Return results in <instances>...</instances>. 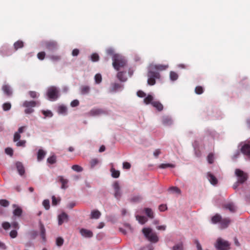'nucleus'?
<instances>
[{"mask_svg":"<svg viewBox=\"0 0 250 250\" xmlns=\"http://www.w3.org/2000/svg\"><path fill=\"white\" fill-rule=\"evenodd\" d=\"M154 97L151 94H148L146 97L144 99V102L146 104H151V103L153 102Z\"/></svg>","mask_w":250,"mask_h":250,"instance_id":"obj_26","label":"nucleus"},{"mask_svg":"<svg viewBox=\"0 0 250 250\" xmlns=\"http://www.w3.org/2000/svg\"><path fill=\"white\" fill-rule=\"evenodd\" d=\"M42 113L46 117H51L53 116V113L50 110H46V111L43 110V111H42Z\"/></svg>","mask_w":250,"mask_h":250,"instance_id":"obj_56","label":"nucleus"},{"mask_svg":"<svg viewBox=\"0 0 250 250\" xmlns=\"http://www.w3.org/2000/svg\"><path fill=\"white\" fill-rule=\"evenodd\" d=\"M104 113V111L99 108L93 109L90 111V114L92 116H98Z\"/></svg>","mask_w":250,"mask_h":250,"instance_id":"obj_21","label":"nucleus"},{"mask_svg":"<svg viewBox=\"0 0 250 250\" xmlns=\"http://www.w3.org/2000/svg\"><path fill=\"white\" fill-rule=\"evenodd\" d=\"M124 84L117 83H112L111 84L109 92L111 93H115L121 91L124 89Z\"/></svg>","mask_w":250,"mask_h":250,"instance_id":"obj_10","label":"nucleus"},{"mask_svg":"<svg viewBox=\"0 0 250 250\" xmlns=\"http://www.w3.org/2000/svg\"><path fill=\"white\" fill-rule=\"evenodd\" d=\"M47 162L50 164H55L56 162V156L55 155H53L48 157L47 159Z\"/></svg>","mask_w":250,"mask_h":250,"instance_id":"obj_36","label":"nucleus"},{"mask_svg":"<svg viewBox=\"0 0 250 250\" xmlns=\"http://www.w3.org/2000/svg\"><path fill=\"white\" fill-rule=\"evenodd\" d=\"M168 65L163 64H151L148 68L147 73V83L150 85H153L155 84V80L159 79L160 75L158 71H162L167 68Z\"/></svg>","mask_w":250,"mask_h":250,"instance_id":"obj_1","label":"nucleus"},{"mask_svg":"<svg viewBox=\"0 0 250 250\" xmlns=\"http://www.w3.org/2000/svg\"><path fill=\"white\" fill-rule=\"evenodd\" d=\"M90 90V87L88 86H83L81 87V93L83 95L88 94Z\"/></svg>","mask_w":250,"mask_h":250,"instance_id":"obj_35","label":"nucleus"},{"mask_svg":"<svg viewBox=\"0 0 250 250\" xmlns=\"http://www.w3.org/2000/svg\"><path fill=\"white\" fill-rule=\"evenodd\" d=\"M68 216L64 212H62L58 216V224L61 225L64 222L68 220Z\"/></svg>","mask_w":250,"mask_h":250,"instance_id":"obj_13","label":"nucleus"},{"mask_svg":"<svg viewBox=\"0 0 250 250\" xmlns=\"http://www.w3.org/2000/svg\"><path fill=\"white\" fill-rule=\"evenodd\" d=\"M2 90L4 93L8 96L12 94V90L10 87L8 85H4L2 86Z\"/></svg>","mask_w":250,"mask_h":250,"instance_id":"obj_29","label":"nucleus"},{"mask_svg":"<svg viewBox=\"0 0 250 250\" xmlns=\"http://www.w3.org/2000/svg\"><path fill=\"white\" fill-rule=\"evenodd\" d=\"M137 95L138 97L141 98L144 97L146 96V93L141 90L138 91L137 93Z\"/></svg>","mask_w":250,"mask_h":250,"instance_id":"obj_64","label":"nucleus"},{"mask_svg":"<svg viewBox=\"0 0 250 250\" xmlns=\"http://www.w3.org/2000/svg\"><path fill=\"white\" fill-rule=\"evenodd\" d=\"M194 243L195 244V245L196 246L197 250H203L202 249V246H201L199 241H198V240L195 239L194 240Z\"/></svg>","mask_w":250,"mask_h":250,"instance_id":"obj_58","label":"nucleus"},{"mask_svg":"<svg viewBox=\"0 0 250 250\" xmlns=\"http://www.w3.org/2000/svg\"><path fill=\"white\" fill-rule=\"evenodd\" d=\"M213 155L211 153L207 157L208 161L209 164H212L213 162Z\"/></svg>","mask_w":250,"mask_h":250,"instance_id":"obj_61","label":"nucleus"},{"mask_svg":"<svg viewBox=\"0 0 250 250\" xmlns=\"http://www.w3.org/2000/svg\"><path fill=\"white\" fill-rule=\"evenodd\" d=\"M123 166L124 168L129 169L131 167V165L128 162H124L123 164Z\"/></svg>","mask_w":250,"mask_h":250,"instance_id":"obj_63","label":"nucleus"},{"mask_svg":"<svg viewBox=\"0 0 250 250\" xmlns=\"http://www.w3.org/2000/svg\"><path fill=\"white\" fill-rule=\"evenodd\" d=\"M46 152L42 149H39L37 153V159L38 161H42L46 155Z\"/></svg>","mask_w":250,"mask_h":250,"instance_id":"obj_24","label":"nucleus"},{"mask_svg":"<svg viewBox=\"0 0 250 250\" xmlns=\"http://www.w3.org/2000/svg\"><path fill=\"white\" fill-rule=\"evenodd\" d=\"M178 78V75L177 73L173 71H171L170 72V79L171 81H175Z\"/></svg>","mask_w":250,"mask_h":250,"instance_id":"obj_41","label":"nucleus"},{"mask_svg":"<svg viewBox=\"0 0 250 250\" xmlns=\"http://www.w3.org/2000/svg\"><path fill=\"white\" fill-rule=\"evenodd\" d=\"M101 215V213L98 210H93L91 212L90 218L97 219L100 217Z\"/></svg>","mask_w":250,"mask_h":250,"instance_id":"obj_19","label":"nucleus"},{"mask_svg":"<svg viewBox=\"0 0 250 250\" xmlns=\"http://www.w3.org/2000/svg\"><path fill=\"white\" fill-rule=\"evenodd\" d=\"M230 222V220L229 218H224L221 220L220 223V228L221 229H225L228 227L229 224Z\"/></svg>","mask_w":250,"mask_h":250,"instance_id":"obj_16","label":"nucleus"},{"mask_svg":"<svg viewBox=\"0 0 250 250\" xmlns=\"http://www.w3.org/2000/svg\"><path fill=\"white\" fill-rule=\"evenodd\" d=\"M2 226L4 229L7 230L10 228L11 225L9 223L5 222L2 223Z\"/></svg>","mask_w":250,"mask_h":250,"instance_id":"obj_57","label":"nucleus"},{"mask_svg":"<svg viewBox=\"0 0 250 250\" xmlns=\"http://www.w3.org/2000/svg\"><path fill=\"white\" fill-rule=\"evenodd\" d=\"M52 204L53 206H56L60 201V200H57L54 196L52 197Z\"/></svg>","mask_w":250,"mask_h":250,"instance_id":"obj_62","label":"nucleus"},{"mask_svg":"<svg viewBox=\"0 0 250 250\" xmlns=\"http://www.w3.org/2000/svg\"><path fill=\"white\" fill-rule=\"evenodd\" d=\"M51 61L53 62H58L61 59V56L58 55H50L47 56Z\"/></svg>","mask_w":250,"mask_h":250,"instance_id":"obj_27","label":"nucleus"},{"mask_svg":"<svg viewBox=\"0 0 250 250\" xmlns=\"http://www.w3.org/2000/svg\"><path fill=\"white\" fill-rule=\"evenodd\" d=\"M39 229H40V230L41 236L42 240L44 242H45V241H46V236H45L46 230H45L44 225L41 222H40V223H39Z\"/></svg>","mask_w":250,"mask_h":250,"instance_id":"obj_14","label":"nucleus"},{"mask_svg":"<svg viewBox=\"0 0 250 250\" xmlns=\"http://www.w3.org/2000/svg\"><path fill=\"white\" fill-rule=\"evenodd\" d=\"M14 46L15 49L17 50L19 48H21L23 47V42L21 41H18L15 42Z\"/></svg>","mask_w":250,"mask_h":250,"instance_id":"obj_37","label":"nucleus"},{"mask_svg":"<svg viewBox=\"0 0 250 250\" xmlns=\"http://www.w3.org/2000/svg\"><path fill=\"white\" fill-rule=\"evenodd\" d=\"M79 104V102L78 100H74L70 103V105L72 107H76Z\"/></svg>","mask_w":250,"mask_h":250,"instance_id":"obj_60","label":"nucleus"},{"mask_svg":"<svg viewBox=\"0 0 250 250\" xmlns=\"http://www.w3.org/2000/svg\"><path fill=\"white\" fill-rule=\"evenodd\" d=\"M91 60L92 62H97L99 60V56L97 53H93L90 56Z\"/></svg>","mask_w":250,"mask_h":250,"instance_id":"obj_44","label":"nucleus"},{"mask_svg":"<svg viewBox=\"0 0 250 250\" xmlns=\"http://www.w3.org/2000/svg\"><path fill=\"white\" fill-rule=\"evenodd\" d=\"M40 102L39 101H25L22 104V106L26 107L24 112L26 114H30L34 112V109L32 107H35L36 105H39L40 104Z\"/></svg>","mask_w":250,"mask_h":250,"instance_id":"obj_5","label":"nucleus"},{"mask_svg":"<svg viewBox=\"0 0 250 250\" xmlns=\"http://www.w3.org/2000/svg\"><path fill=\"white\" fill-rule=\"evenodd\" d=\"M162 123L165 125L168 126L172 124L173 121L170 117L165 116L162 118Z\"/></svg>","mask_w":250,"mask_h":250,"instance_id":"obj_17","label":"nucleus"},{"mask_svg":"<svg viewBox=\"0 0 250 250\" xmlns=\"http://www.w3.org/2000/svg\"><path fill=\"white\" fill-rule=\"evenodd\" d=\"M168 190L171 191L172 193H175L178 194L181 193V190L176 187H170L169 188Z\"/></svg>","mask_w":250,"mask_h":250,"instance_id":"obj_39","label":"nucleus"},{"mask_svg":"<svg viewBox=\"0 0 250 250\" xmlns=\"http://www.w3.org/2000/svg\"><path fill=\"white\" fill-rule=\"evenodd\" d=\"M106 53L108 55H112V65L115 69L119 71L126 66V60L125 58L120 54H114V51L112 48L107 49Z\"/></svg>","mask_w":250,"mask_h":250,"instance_id":"obj_2","label":"nucleus"},{"mask_svg":"<svg viewBox=\"0 0 250 250\" xmlns=\"http://www.w3.org/2000/svg\"><path fill=\"white\" fill-rule=\"evenodd\" d=\"M57 179L58 181H59L62 183L61 188L64 189L66 188L67 187L65 186V185L68 183V180L66 179H64L62 176H58Z\"/></svg>","mask_w":250,"mask_h":250,"instance_id":"obj_20","label":"nucleus"},{"mask_svg":"<svg viewBox=\"0 0 250 250\" xmlns=\"http://www.w3.org/2000/svg\"><path fill=\"white\" fill-rule=\"evenodd\" d=\"M21 138V135L20 133L16 132L14 135L13 141L14 142H17L18 141H19Z\"/></svg>","mask_w":250,"mask_h":250,"instance_id":"obj_51","label":"nucleus"},{"mask_svg":"<svg viewBox=\"0 0 250 250\" xmlns=\"http://www.w3.org/2000/svg\"><path fill=\"white\" fill-rule=\"evenodd\" d=\"M117 77L121 82H125L127 80V78L125 76V73L123 72H118Z\"/></svg>","mask_w":250,"mask_h":250,"instance_id":"obj_28","label":"nucleus"},{"mask_svg":"<svg viewBox=\"0 0 250 250\" xmlns=\"http://www.w3.org/2000/svg\"><path fill=\"white\" fill-rule=\"evenodd\" d=\"M145 237L150 242L156 243L159 240V238L156 233L153 231V230L150 228H145L142 229Z\"/></svg>","mask_w":250,"mask_h":250,"instance_id":"obj_3","label":"nucleus"},{"mask_svg":"<svg viewBox=\"0 0 250 250\" xmlns=\"http://www.w3.org/2000/svg\"><path fill=\"white\" fill-rule=\"evenodd\" d=\"M215 246L217 250H229V242L220 238L217 239Z\"/></svg>","mask_w":250,"mask_h":250,"instance_id":"obj_6","label":"nucleus"},{"mask_svg":"<svg viewBox=\"0 0 250 250\" xmlns=\"http://www.w3.org/2000/svg\"><path fill=\"white\" fill-rule=\"evenodd\" d=\"M151 105L159 111H162L163 109V105L159 101L152 102Z\"/></svg>","mask_w":250,"mask_h":250,"instance_id":"obj_25","label":"nucleus"},{"mask_svg":"<svg viewBox=\"0 0 250 250\" xmlns=\"http://www.w3.org/2000/svg\"><path fill=\"white\" fill-rule=\"evenodd\" d=\"M95 82L96 83L99 84L102 82V78L100 74L98 73L95 75L94 77Z\"/></svg>","mask_w":250,"mask_h":250,"instance_id":"obj_42","label":"nucleus"},{"mask_svg":"<svg viewBox=\"0 0 250 250\" xmlns=\"http://www.w3.org/2000/svg\"><path fill=\"white\" fill-rule=\"evenodd\" d=\"M221 218L222 217L220 215L216 214L212 217L211 222L213 224H216L218 222L220 223Z\"/></svg>","mask_w":250,"mask_h":250,"instance_id":"obj_31","label":"nucleus"},{"mask_svg":"<svg viewBox=\"0 0 250 250\" xmlns=\"http://www.w3.org/2000/svg\"><path fill=\"white\" fill-rule=\"evenodd\" d=\"M46 94L49 100L52 101H55L60 96L59 90L58 88L55 86H50L48 88Z\"/></svg>","mask_w":250,"mask_h":250,"instance_id":"obj_4","label":"nucleus"},{"mask_svg":"<svg viewBox=\"0 0 250 250\" xmlns=\"http://www.w3.org/2000/svg\"><path fill=\"white\" fill-rule=\"evenodd\" d=\"M207 178L212 185H215L217 183V179L210 173H208L207 174Z\"/></svg>","mask_w":250,"mask_h":250,"instance_id":"obj_18","label":"nucleus"},{"mask_svg":"<svg viewBox=\"0 0 250 250\" xmlns=\"http://www.w3.org/2000/svg\"><path fill=\"white\" fill-rule=\"evenodd\" d=\"M25 143L26 141L25 140H19L17 141L16 146H25Z\"/></svg>","mask_w":250,"mask_h":250,"instance_id":"obj_54","label":"nucleus"},{"mask_svg":"<svg viewBox=\"0 0 250 250\" xmlns=\"http://www.w3.org/2000/svg\"><path fill=\"white\" fill-rule=\"evenodd\" d=\"M71 168L74 171L77 172H80L83 170V167L77 165H73Z\"/></svg>","mask_w":250,"mask_h":250,"instance_id":"obj_40","label":"nucleus"},{"mask_svg":"<svg viewBox=\"0 0 250 250\" xmlns=\"http://www.w3.org/2000/svg\"><path fill=\"white\" fill-rule=\"evenodd\" d=\"M11 107V104L9 103H4L2 105L3 110L8 111L10 109Z\"/></svg>","mask_w":250,"mask_h":250,"instance_id":"obj_48","label":"nucleus"},{"mask_svg":"<svg viewBox=\"0 0 250 250\" xmlns=\"http://www.w3.org/2000/svg\"><path fill=\"white\" fill-rule=\"evenodd\" d=\"M42 205L45 209L48 210L50 208V202L48 199H45L43 200L42 202Z\"/></svg>","mask_w":250,"mask_h":250,"instance_id":"obj_43","label":"nucleus"},{"mask_svg":"<svg viewBox=\"0 0 250 250\" xmlns=\"http://www.w3.org/2000/svg\"><path fill=\"white\" fill-rule=\"evenodd\" d=\"M172 250H183V244L179 243L175 245L173 247Z\"/></svg>","mask_w":250,"mask_h":250,"instance_id":"obj_47","label":"nucleus"},{"mask_svg":"<svg viewBox=\"0 0 250 250\" xmlns=\"http://www.w3.org/2000/svg\"><path fill=\"white\" fill-rule=\"evenodd\" d=\"M45 53L44 52H40L37 55L38 58L39 60H43L45 57Z\"/></svg>","mask_w":250,"mask_h":250,"instance_id":"obj_53","label":"nucleus"},{"mask_svg":"<svg viewBox=\"0 0 250 250\" xmlns=\"http://www.w3.org/2000/svg\"><path fill=\"white\" fill-rule=\"evenodd\" d=\"M67 107L66 106L62 105L58 107V112L59 114H62L63 115H66L67 114Z\"/></svg>","mask_w":250,"mask_h":250,"instance_id":"obj_23","label":"nucleus"},{"mask_svg":"<svg viewBox=\"0 0 250 250\" xmlns=\"http://www.w3.org/2000/svg\"><path fill=\"white\" fill-rule=\"evenodd\" d=\"M5 152L7 155H10V156H12L13 154V149L10 147H7L5 149Z\"/></svg>","mask_w":250,"mask_h":250,"instance_id":"obj_52","label":"nucleus"},{"mask_svg":"<svg viewBox=\"0 0 250 250\" xmlns=\"http://www.w3.org/2000/svg\"><path fill=\"white\" fill-rule=\"evenodd\" d=\"M226 208L229 209L231 212H234L236 210L235 206L231 203L226 205Z\"/></svg>","mask_w":250,"mask_h":250,"instance_id":"obj_38","label":"nucleus"},{"mask_svg":"<svg viewBox=\"0 0 250 250\" xmlns=\"http://www.w3.org/2000/svg\"><path fill=\"white\" fill-rule=\"evenodd\" d=\"M235 174L237 178L238 183L240 184L244 183L248 179L247 174L239 169H235Z\"/></svg>","mask_w":250,"mask_h":250,"instance_id":"obj_7","label":"nucleus"},{"mask_svg":"<svg viewBox=\"0 0 250 250\" xmlns=\"http://www.w3.org/2000/svg\"><path fill=\"white\" fill-rule=\"evenodd\" d=\"M195 92L197 94H201L203 92V88L200 86H197L195 89Z\"/></svg>","mask_w":250,"mask_h":250,"instance_id":"obj_49","label":"nucleus"},{"mask_svg":"<svg viewBox=\"0 0 250 250\" xmlns=\"http://www.w3.org/2000/svg\"><path fill=\"white\" fill-rule=\"evenodd\" d=\"M18 234L17 231L16 230H12L10 232V236L12 238H15L17 237Z\"/></svg>","mask_w":250,"mask_h":250,"instance_id":"obj_59","label":"nucleus"},{"mask_svg":"<svg viewBox=\"0 0 250 250\" xmlns=\"http://www.w3.org/2000/svg\"><path fill=\"white\" fill-rule=\"evenodd\" d=\"M63 242L64 240L62 237H58L56 241V245L58 247H61L63 245Z\"/></svg>","mask_w":250,"mask_h":250,"instance_id":"obj_45","label":"nucleus"},{"mask_svg":"<svg viewBox=\"0 0 250 250\" xmlns=\"http://www.w3.org/2000/svg\"><path fill=\"white\" fill-rule=\"evenodd\" d=\"M136 219L138 221V222L141 224H145L147 220V218L144 216H140L139 215H137L136 216Z\"/></svg>","mask_w":250,"mask_h":250,"instance_id":"obj_30","label":"nucleus"},{"mask_svg":"<svg viewBox=\"0 0 250 250\" xmlns=\"http://www.w3.org/2000/svg\"><path fill=\"white\" fill-rule=\"evenodd\" d=\"M145 211L146 215L150 218H154V213L152 209L150 208H145Z\"/></svg>","mask_w":250,"mask_h":250,"instance_id":"obj_32","label":"nucleus"},{"mask_svg":"<svg viewBox=\"0 0 250 250\" xmlns=\"http://www.w3.org/2000/svg\"><path fill=\"white\" fill-rule=\"evenodd\" d=\"M12 207L14 208L13 211V215L14 216L20 217L22 212V209L16 204H13Z\"/></svg>","mask_w":250,"mask_h":250,"instance_id":"obj_11","label":"nucleus"},{"mask_svg":"<svg viewBox=\"0 0 250 250\" xmlns=\"http://www.w3.org/2000/svg\"><path fill=\"white\" fill-rule=\"evenodd\" d=\"M112 187L114 190V195L115 198L118 200H120L122 196V192L119 183L118 182H114L112 185Z\"/></svg>","mask_w":250,"mask_h":250,"instance_id":"obj_8","label":"nucleus"},{"mask_svg":"<svg viewBox=\"0 0 250 250\" xmlns=\"http://www.w3.org/2000/svg\"><path fill=\"white\" fill-rule=\"evenodd\" d=\"M43 45L49 51H54L58 49V45L55 41H46L43 42Z\"/></svg>","mask_w":250,"mask_h":250,"instance_id":"obj_9","label":"nucleus"},{"mask_svg":"<svg viewBox=\"0 0 250 250\" xmlns=\"http://www.w3.org/2000/svg\"><path fill=\"white\" fill-rule=\"evenodd\" d=\"M16 166L19 174L21 176H22L25 173L24 167L21 162H17L16 163Z\"/></svg>","mask_w":250,"mask_h":250,"instance_id":"obj_15","label":"nucleus"},{"mask_svg":"<svg viewBox=\"0 0 250 250\" xmlns=\"http://www.w3.org/2000/svg\"><path fill=\"white\" fill-rule=\"evenodd\" d=\"M29 94L30 95V97L32 98H37L39 96V94H38L36 92L32 91L29 92Z\"/></svg>","mask_w":250,"mask_h":250,"instance_id":"obj_55","label":"nucleus"},{"mask_svg":"<svg viewBox=\"0 0 250 250\" xmlns=\"http://www.w3.org/2000/svg\"><path fill=\"white\" fill-rule=\"evenodd\" d=\"M0 205L1 206L7 207L9 205V202L8 201L5 199H1L0 200Z\"/></svg>","mask_w":250,"mask_h":250,"instance_id":"obj_46","label":"nucleus"},{"mask_svg":"<svg viewBox=\"0 0 250 250\" xmlns=\"http://www.w3.org/2000/svg\"><path fill=\"white\" fill-rule=\"evenodd\" d=\"M110 171L113 178H117L120 176V173L119 170H116L114 168H111Z\"/></svg>","mask_w":250,"mask_h":250,"instance_id":"obj_33","label":"nucleus"},{"mask_svg":"<svg viewBox=\"0 0 250 250\" xmlns=\"http://www.w3.org/2000/svg\"><path fill=\"white\" fill-rule=\"evenodd\" d=\"M241 151L250 157V146L247 144L244 145L241 148Z\"/></svg>","mask_w":250,"mask_h":250,"instance_id":"obj_22","label":"nucleus"},{"mask_svg":"<svg viewBox=\"0 0 250 250\" xmlns=\"http://www.w3.org/2000/svg\"><path fill=\"white\" fill-rule=\"evenodd\" d=\"M175 167V165L172 164H168V163L161 164L159 166V167L160 168H162V169H165L167 167L174 168V167Z\"/></svg>","mask_w":250,"mask_h":250,"instance_id":"obj_34","label":"nucleus"},{"mask_svg":"<svg viewBox=\"0 0 250 250\" xmlns=\"http://www.w3.org/2000/svg\"><path fill=\"white\" fill-rule=\"evenodd\" d=\"M99 163V161L97 159L95 158L93 159L90 161V165L91 167H94L96 165H97Z\"/></svg>","mask_w":250,"mask_h":250,"instance_id":"obj_50","label":"nucleus"},{"mask_svg":"<svg viewBox=\"0 0 250 250\" xmlns=\"http://www.w3.org/2000/svg\"><path fill=\"white\" fill-rule=\"evenodd\" d=\"M81 234L85 238H91L93 236L92 232L88 229H82L80 230Z\"/></svg>","mask_w":250,"mask_h":250,"instance_id":"obj_12","label":"nucleus"}]
</instances>
